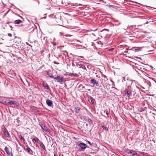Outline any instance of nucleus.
Returning <instances> with one entry per match:
<instances>
[{"instance_id":"obj_8","label":"nucleus","mask_w":156,"mask_h":156,"mask_svg":"<svg viewBox=\"0 0 156 156\" xmlns=\"http://www.w3.org/2000/svg\"><path fill=\"white\" fill-rule=\"evenodd\" d=\"M90 83L92 84L93 85H96V86H98L99 85V83L96 81V80L95 79H92L90 81Z\"/></svg>"},{"instance_id":"obj_37","label":"nucleus","mask_w":156,"mask_h":156,"mask_svg":"<svg viewBox=\"0 0 156 156\" xmlns=\"http://www.w3.org/2000/svg\"><path fill=\"white\" fill-rule=\"evenodd\" d=\"M73 36L71 35H69H69H66L65 36L66 37H71V36Z\"/></svg>"},{"instance_id":"obj_28","label":"nucleus","mask_w":156,"mask_h":156,"mask_svg":"<svg viewBox=\"0 0 156 156\" xmlns=\"http://www.w3.org/2000/svg\"><path fill=\"white\" fill-rule=\"evenodd\" d=\"M20 138V139L22 140H23V141H25V140L24 139V138L22 136H20L19 137Z\"/></svg>"},{"instance_id":"obj_24","label":"nucleus","mask_w":156,"mask_h":156,"mask_svg":"<svg viewBox=\"0 0 156 156\" xmlns=\"http://www.w3.org/2000/svg\"><path fill=\"white\" fill-rule=\"evenodd\" d=\"M48 75L51 78H53L54 79V76L52 73H49L48 72H47Z\"/></svg>"},{"instance_id":"obj_23","label":"nucleus","mask_w":156,"mask_h":156,"mask_svg":"<svg viewBox=\"0 0 156 156\" xmlns=\"http://www.w3.org/2000/svg\"><path fill=\"white\" fill-rule=\"evenodd\" d=\"M64 75L66 76H70L71 77L73 76V73H70L69 74H65Z\"/></svg>"},{"instance_id":"obj_31","label":"nucleus","mask_w":156,"mask_h":156,"mask_svg":"<svg viewBox=\"0 0 156 156\" xmlns=\"http://www.w3.org/2000/svg\"><path fill=\"white\" fill-rule=\"evenodd\" d=\"M122 82H124L126 81V78L125 77H122Z\"/></svg>"},{"instance_id":"obj_34","label":"nucleus","mask_w":156,"mask_h":156,"mask_svg":"<svg viewBox=\"0 0 156 156\" xmlns=\"http://www.w3.org/2000/svg\"><path fill=\"white\" fill-rule=\"evenodd\" d=\"M51 17L53 18H56V15H54L53 14L51 15Z\"/></svg>"},{"instance_id":"obj_43","label":"nucleus","mask_w":156,"mask_h":156,"mask_svg":"<svg viewBox=\"0 0 156 156\" xmlns=\"http://www.w3.org/2000/svg\"><path fill=\"white\" fill-rule=\"evenodd\" d=\"M136 58H137L139 59H140L141 60V59L140 58H139V57H136Z\"/></svg>"},{"instance_id":"obj_53","label":"nucleus","mask_w":156,"mask_h":156,"mask_svg":"<svg viewBox=\"0 0 156 156\" xmlns=\"http://www.w3.org/2000/svg\"><path fill=\"white\" fill-rule=\"evenodd\" d=\"M136 87H137V88H138V87H137V86H136Z\"/></svg>"},{"instance_id":"obj_41","label":"nucleus","mask_w":156,"mask_h":156,"mask_svg":"<svg viewBox=\"0 0 156 156\" xmlns=\"http://www.w3.org/2000/svg\"><path fill=\"white\" fill-rule=\"evenodd\" d=\"M113 48H111L109 50V51H112L113 50Z\"/></svg>"},{"instance_id":"obj_11","label":"nucleus","mask_w":156,"mask_h":156,"mask_svg":"<svg viewBox=\"0 0 156 156\" xmlns=\"http://www.w3.org/2000/svg\"><path fill=\"white\" fill-rule=\"evenodd\" d=\"M42 129L46 132L49 133H51V131L45 125L43 126V128Z\"/></svg>"},{"instance_id":"obj_36","label":"nucleus","mask_w":156,"mask_h":156,"mask_svg":"<svg viewBox=\"0 0 156 156\" xmlns=\"http://www.w3.org/2000/svg\"><path fill=\"white\" fill-rule=\"evenodd\" d=\"M128 153H129V154H132V153H132V151L131 150H129V152H128Z\"/></svg>"},{"instance_id":"obj_38","label":"nucleus","mask_w":156,"mask_h":156,"mask_svg":"<svg viewBox=\"0 0 156 156\" xmlns=\"http://www.w3.org/2000/svg\"><path fill=\"white\" fill-rule=\"evenodd\" d=\"M8 34L9 37H11L12 36V34H11L8 33Z\"/></svg>"},{"instance_id":"obj_46","label":"nucleus","mask_w":156,"mask_h":156,"mask_svg":"<svg viewBox=\"0 0 156 156\" xmlns=\"http://www.w3.org/2000/svg\"><path fill=\"white\" fill-rule=\"evenodd\" d=\"M51 43L53 44H54V42H51Z\"/></svg>"},{"instance_id":"obj_21","label":"nucleus","mask_w":156,"mask_h":156,"mask_svg":"<svg viewBox=\"0 0 156 156\" xmlns=\"http://www.w3.org/2000/svg\"><path fill=\"white\" fill-rule=\"evenodd\" d=\"M115 25L116 26H119L121 24V23L117 20H115Z\"/></svg>"},{"instance_id":"obj_6","label":"nucleus","mask_w":156,"mask_h":156,"mask_svg":"<svg viewBox=\"0 0 156 156\" xmlns=\"http://www.w3.org/2000/svg\"><path fill=\"white\" fill-rule=\"evenodd\" d=\"M79 146L82 149H85L87 147V145L83 143H80L79 144Z\"/></svg>"},{"instance_id":"obj_17","label":"nucleus","mask_w":156,"mask_h":156,"mask_svg":"<svg viewBox=\"0 0 156 156\" xmlns=\"http://www.w3.org/2000/svg\"><path fill=\"white\" fill-rule=\"evenodd\" d=\"M22 21L20 20H18L14 21V23L16 24H19L22 23Z\"/></svg>"},{"instance_id":"obj_1","label":"nucleus","mask_w":156,"mask_h":156,"mask_svg":"<svg viewBox=\"0 0 156 156\" xmlns=\"http://www.w3.org/2000/svg\"><path fill=\"white\" fill-rule=\"evenodd\" d=\"M54 79L55 80V81H56V80L57 82L60 83H64L66 81V78L62 76H58L54 78Z\"/></svg>"},{"instance_id":"obj_26","label":"nucleus","mask_w":156,"mask_h":156,"mask_svg":"<svg viewBox=\"0 0 156 156\" xmlns=\"http://www.w3.org/2000/svg\"><path fill=\"white\" fill-rule=\"evenodd\" d=\"M102 127L104 130H105L106 131H108V128L107 127H105L104 126H102Z\"/></svg>"},{"instance_id":"obj_22","label":"nucleus","mask_w":156,"mask_h":156,"mask_svg":"<svg viewBox=\"0 0 156 156\" xmlns=\"http://www.w3.org/2000/svg\"><path fill=\"white\" fill-rule=\"evenodd\" d=\"M26 150H27V152L30 154H31L32 152V151L31 149L29 147H27V148H26Z\"/></svg>"},{"instance_id":"obj_12","label":"nucleus","mask_w":156,"mask_h":156,"mask_svg":"<svg viewBox=\"0 0 156 156\" xmlns=\"http://www.w3.org/2000/svg\"><path fill=\"white\" fill-rule=\"evenodd\" d=\"M46 103L49 106H51L53 104L52 101L49 99L46 100Z\"/></svg>"},{"instance_id":"obj_51","label":"nucleus","mask_w":156,"mask_h":156,"mask_svg":"<svg viewBox=\"0 0 156 156\" xmlns=\"http://www.w3.org/2000/svg\"><path fill=\"white\" fill-rule=\"evenodd\" d=\"M55 38H53V41H55Z\"/></svg>"},{"instance_id":"obj_10","label":"nucleus","mask_w":156,"mask_h":156,"mask_svg":"<svg viewBox=\"0 0 156 156\" xmlns=\"http://www.w3.org/2000/svg\"><path fill=\"white\" fill-rule=\"evenodd\" d=\"M6 100L5 101L4 97H0V102L5 105H6Z\"/></svg>"},{"instance_id":"obj_9","label":"nucleus","mask_w":156,"mask_h":156,"mask_svg":"<svg viewBox=\"0 0 156 156\" xmlns=\"http://www.w3.org/2000/svg\"><path fill=\"white\" fill-rule=\"evenodd\" d=\"M4 150L6 152V153L9 155L13 156L12 154V153H11L10 152V151L9 149L7 147H5V149Z\"/></svg>"},{"instance_id":"obj_13","label":"nucleus","mask_w":156,"mask_h":156,"mask_svg":"<svg viewBox=\"0 0 156 156\" xmlns=\"http://www.w3.org/2000/svg\"><path fill=\"white\" fill-rule=\"evenodd\" d=\"M39 144L40 145V146L44 150L45 149V147L44 145V144L41 141H40L39 143Z\"/></svg>"},{"instance_id":"obj_54","label":"nucleus","mask_w":156,"mask_h":156,"mask_svg":"<svg viewBox=\"0 0 156 156\" xmlns=\"http://www.w3.org/2000/svg\"><path fill=\"white\" fill-rule=\"evenodd\" d=\"M99 42H100L101 43V41H99Z\"/></svg>"},{"instance_id":"obj_47","label":"nucleus","mask_w":156,"mask_h":156,"mask_svg":"<svg viewBox=\"0 0 156 156\" xmlns=\"http://www.w3.org/2000/svg\"><path fill=\"white\" fill-rule=\"evenodd\" d=\"M53 44L54 45H56V43L55 44V43H54V44Z\"/></svg>"},{"instance_id":"obj_2","label":"nucleus","mask_w":156,"mask_h":156,"mask_svg":"<svg viewBox=\"0 0 156 156\" xmlns=\"http://www.w3.org/2000/svg\"><path fill=\"white\" fill-rule=\"evenodd\" d=\"M6 105H14L18 106L19 105V104L17 102L13 100H6Z\"/></svg>"},{"instance_id":"obj_15","label":"nucleus","mask_w":156,"mask_h":156,"mask_svg":"<svg viewBox=\"0 0 156 156\" xmlns=\"http://www.w3.org/2000/svg\"><path fill=\"white\" fill-rule=\"evenodd\" d=\"M33 141L35 143H38V142L40 141L39 139L35 136L34 137V138L33 139Z\"/></svg>"},{"instance_id":"obj_32","label":"nucleus","mask_w":156,"mask_h":156,"mask_svg":"<svg viewBox=\"0 0 156 156\" xmlns=\"http://www.w3.org/2000/svg\"><path fill=\"white\" fill-rule=\"evenodd\" d=\"M73 76H74L76 77H78L79 76V75L76 73H73Z\"/></svg>"},{"instance_id":"obj_7","label":"nucleus","mask_w":156,"mask_h":156,"mask_svg":"<svg viewBox=\"0 0 156 156\" xmlns=\"http://www.w3.org/2000/svg\"><path fill=\"white\" fill-rule=\"evenodd\" d=\"M3 132L7 137L9 138L10 137V135L8 132L7 129L6 128L4 129L3 130Z\"/></svg>"},{"instance_id":"obj_35","label":"nucleus","mask_w":156,"mask_h":156,"mask_svg":"<svg viewBox=\"0 0 156 156\" xmlns=\"http://www.w3.org/2000/svg\"><path fill=\"white\" fill-rule=\"evenodd\" d=\"M105 113L107 115V116L108 117V112L107 110H105Z\"/></svg>"},{"instance_id":"obj_50","label":"nucleus","mask_w":156,"mask_h":156,"mask_svg":"<svg viewBox=\"0 0 156 156\" xmlns=\"http://www.w3.org/2000/svg\"><path fill=\"white\" fill-rule=\"evenodd\" d=\"M148 23V21H147L146 23V24H147Z\"/></svg>"},{"instance_id":"obj_42","label":"nucleus","mask_w":156,"mask_h":156,"mask_svg":"<svg viewBox=\"0 0 156 156\" xmlns=\"http://www.w3.org/2000/svg\"><path fill=\"white\" fill-rule=\"evenodd\" d=\"M80 58H82L81 59V60H82L83 58V57L82 56H80Z\"/></svg>"},{"instance_id":"obj_55","label":"nucleus","mask_w":156,"mask_h":156,"mask_svg":"<svg viewBox=\"0 0 156 156\" xmlns=\"http://www.w3.org/2000/svg\"><path fill=\"white\" fill-rule=\"evenodd\" d=\"M152 114H153V115H154V113H152Z\"/></svg>"},{"instance_id":"obj_52","label":"nucleus","mask_w":156,"mask_h":156,"mask_svg":"<svg viewBox=\"0 0 156 156\" xmlns=\"http://www.w3.org/2000/svg\"><path fill=\"white\" fill-rule=\"evenodd\" d=\"M85 88V87L83 86L82 87V88Z\"/></svg>"},{"instance_id":"obj_40","label":"nucleus","mask_w":156,"mask_h":156,"mask_svg":"<svg viewBox=\"0 0 156 156\" xmlns=\"http://www.w3.org/2000/svg\"><path fill=\"white\" fill-rule=\"evenodd\" d=\"M54 63L55 64H59V63H57V62H54Z\"/></svg>"},{"instance_id":"obj_49","label":"nucleus","mask_w":156,"mask_h":156,"mask_svg":"<svg viewBox=\"0 0 156 156\" xmlns=\"http://www.w3.org/2000/svg\"><path fill=\"white\" fill-rule=\"evenodd\" d=\"M87 90L88 91H90V89H87Z\"/></svg>"},{"instance_id":"obj_19","label":"nucleus","mask_w":156,"mask_h":156,"mask_svg":"<svg viewBox=\"0 0 156 156\" xmlns=\"http://www.w3.org/2000/svg\"><path fill=\"white\" fill-rule=\"evenodd\" d=\"M47 37H44V38H43L42 40V42H44L45 44H46L48 42L47 41Z\"/></svg>"},{"instance_id":"obj_48","label":"nucleus","mask_w":156,"mask_h":156,"mask_svg":"<svg viewBox=\"0 0 156 156\" xmlns=\"http://www.w3.org/2000/svg\"><path fill=\"white\" fill-rule=\"evenodd\" d=\"M109 7H113V6L112 5H110Z\"/></svg>"},{"instance_id":"obj_39","label":"nucleus","mask_w":156,"mask_h":156,"mask_svg":"<svg viewBox=\"0 0 156 156\" xmlns=\"http://www.w3.org/2000/svg\"><path fill=\"white\" fill-rule=\"evenodd\" d=\"M77 59L79 61L80 60V57H78L77 58Z\"/></svg>"},{"instance_id":"obj_18","label":"nucleus","mask_w":156,"mask_h":156,"mask_svg":"<svg viewBox=\"0 0 156 156\" xmlns=\"http://www.w3.org/2000/svg\"><path fill=\"white\" fill-rule=\"evenodd\" d=\"M90 101L92 104H93L94 103V101H95V100L91 96H90Z\"/></svg>"},{"instance_id":"obj_16","label":"nucleus","mask_w":156,"mask_h":156,"mask_svg":"<svg viewBox=\"0 0 156 156\" xmlns=\"http://www.w3.org/2000/svg\"><path fill=\"white\" fill-rule=\"evenodd\" d=\"M43 86L46 89L48 90L49 89V87L48 85V84L46 83H43Z\"/></svg>"},{"instance_id":"obj_14","label":"nucleus","mask_w":156,"mask_h":156,"mask_svg":"<svg viewBox=\"0 0 156 156\" xmlns=\"http://www.w3.org/2000/svg\"><path fill=\"white\" fill-rule=\"evenodd\" d=\"M80 109V108L79 107H76L75 108V112L76 113H78L79 112V111Z\"/></svg>"},{"instance_id":"obj_3","label":"nucleus","mask_w":156,"mask_h":156,"mask_svg":"<svg viewBox=\"0 0 156 156\" xmlns=\"http://www.w3.org/2000/svg\"><path fill=\"white\" fill-rule=\"evenodd\" d=\"M76 66L77 67H79V66L81 68H82L83 69H86V68L85 66L84 65V63L82 62H75Z\"/></svg>"},{"instance_id":"obj_20","label":"nucleus","mask_w":156,"mask_h":156,"mask_svg":"<svg viewBox=\"0 0 156 156\" xmlns=\"http://www.w3.org/2000/svg\"><path fill=\"white\" fill-rule=\"evenodd\" d=\"M127 80L128 82H130V83L131 84H132V83H133L134 82L135 83V81L133 80H129L128 78H127Z\"/></svg>"},{"instance_id":"obj_45","label":"nucleus","mask_w":156,"mask_h":156,"mask_svg":"<svg viewBox=\"0 0 156 156\" xmlns=\"http://www.w3.org/2000/svg\"><path fill=\"white\" fill-rule=\"evenodd\" d=\"M63 52H66L67 54V52L66 51H62Z\"/></svg>"},{"instance_id":"obj_33","label":"nucleus","mask_w":156,"mask_h":156,"mask_svg":"<svg viewBox=\"0 0 156 156\" xmlns=\"http://www.w3.org/2000/svg\"><path fill=\"white\" fill-rule=\"evenodd\" d=\"M40 124V126L41 127L42 129H43V126H45L44 124H43L42 123H41V124Z\"/></svg>"},{"instance_id":"obj_44","label":"nucleus","mask_w":156,"mask_h":156,"mask_svg":"<svg viewBox=\"0 0 156 156\" xmlns=\"http://www.w3.org/2000/svg\"><path fill=\"white\" fill-rule=\"evenodd\" d=\"M112 88H114V89H116L117 90H118L116 88L114 87H112Z\"/></svg>"},{"instance_id":"obj_27","label":"nucleus","mask_w":156,"mask_h":156,"mask_svg":"<svg viewBox=\"0 0 156 156\" xmlns=\"http://www.w3.org/2000/svg\"><path fill=\"white\" fill-rule=\"evenodd\" d=\"M87 120V122H88L89 123H91L92 122V121L91 119L89 117L88 118Z\"/></svg>"},{"instance_id":"obj_30","label":"nucleus","mask_w":156,"mask_h":156,"mask_svg":"<svg viewBox=\"0 0 156 156\" xmlns=\"http://www.w3.org/2000/svg\"><path fill=\"white\" fill-rule=\"evenodd\" d=\"M87 142L91 146H92V145H94H94H95V144H91V142L90 141H87Z\"/></svg>"},{"instance_id":"obj_29","label":"nucleus","mask_w":156,"mask_h":156,"mask_svg":"<svg viewBox=\"0 0 156 156\" xmlns=\"http://www.w3.org/2000/svg\"><path fill=\"white\" fill-rule=\"evenodd\" d=\"M139 155L136 153H132V156H138Z\"/></svg>"},{"instance_id":"obj_5","label":"nucleus","mask_w":156,"mask_h":156,"mask_svg":"<svg viewBox=\"0 0 156 156\" xmlns=\"http://www.w3.org/2000/svg\"><path fill=\"white\" fill-rule=\"evenodd\" d=\"M143 48V47H132L130 50L133 51H140L141 49Z\"/></svg>"},{"instance_id":"obj_4","label":"nucleus","mask_w":156,"mask_h":156,"mask_svg":"<svg viewBox=\"0 0 156 156\" xmlns=\"http://www.w3.org/2000/svg\"><path fill=\"white\" fill-rule=\"evenodd\" d=\"M129 86H128L127 88H126L124 90V93L125 95H126L128 97H130L132 95L131 91L129 89Z\"/></svg>"},{"instance_id":"obj_25","label":"nucleus","mask_w":156,"mask_h":156,"mask_svg":"<svg viewBox=\"0 0 156 156\" xmlns=\"http://www.w3.org/2000/svg\"><path fill=\"white\" fill-rule=\"evenodd\" d=\"M83 119H84V120H85V121H87L88 118V117L87 116H83L82 117Z\"/></svg>"}]
</instances>
